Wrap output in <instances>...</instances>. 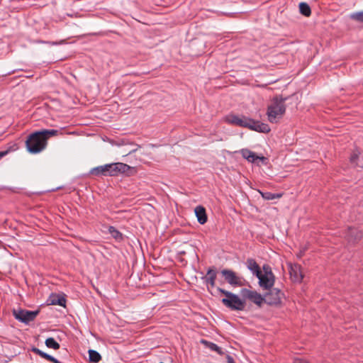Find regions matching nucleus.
I'll list each match as a JSON object with an SVG mask.
<instances>
[{"mask_svg": "<svg viewBox=\"0 0 363 363\" xmlns=\"http://www.w3.org/2000/svg\"><path fill=\"white\" fill-rule=\"evenodd\" d=\"M57 130L44 129L30 134L26 141V145L29 152L37 154L45 149L49 138L56 135Z\"/></svg>", "mask_w": 363, "mask_h": 363, "instance_id": "f257e3e1", "label": "nucleus"}, {"mask_svg": "<svg viewBox=\"0 0 363 363\" xmlns=\"http://www.w3.org/2000/svg\"><path fill=\"white\" fill-rule=\"evenodd\" d=\"M226 123L242 128H247L259 133H267L271 129L268 124L261 123L245 116L230 114L225 118Z\"/></svg>", "mask_w": 363, "mask_h": 363, "instance_id": "f03ea898", "label": "nucleus"}, {"mask_svg": "<svg viewBox=\"0 0 363 363\" xmlns=\"http://www.w3.org/2000/svg\"><path fill=\"white\" fill-rule=\"evenodd\" d=\"M217 290L225 295V298L221 300L222 303L231 311H243L245 308V301L241 299L238 295L221 288H217Z\"/></svg>", "mask_w": 363, "mask_h": 363, "instance_id": "7ed1b4c3", "label": "nucleus"}, {"mask_svg": "<svg viewBox=\"0 0 363 363\" xmlns=\"http://www.w3.org/2000/svg\"><path fill=\"white\" fill-rule=\"evenodd\" d=\"M286 99L274 98L272 103L268 106L267 115L270 123H277L285 113Z\"/></svg>", "mask_w": 363, "mask_h": 363, "instance_id": "20e7f679", "label": "nucleus"}, {"mask_svg": "<svg viewBox=\"0 0 363 363\" xmlns=\"http://www.w3.org/2000/svg\"><path fill=\"white\" fill-rule=\"evenodd\" d=\"M263 269L264 274L261 272V275L257 277L259 279V284L264 289H270L274 284V275L269 266L264 265Z\"/></svg>", "mask_w": 363, "mask_h": 363, "instance_id": "39448f33", "label": "nucleus"}, {"mask_svg": "<svg viewBox=\"0 0 363 363\" xmlns=\"http://www.w3.org/2000/svg\"><path fill=\"white\" fill-rule=\"evenodd\" d=\"M106 167H108V176L110 177H116L121 174H128V172L132 169L127 164L122 162L106 164Z\"/></svg>", "mask_w": 363, "mask_h": 363, "instance_id": "423d86ee", "label": "nucleus"}, {"mask_svg": "<svg viewBox=\"0 0 363 363\" xmlns=\"http://www.w3.org/2000/svg\"><path fill=\"white\" fill-rule=\"evenodd\" d=\"M221 274L225 281L230 285L234 287L242 286L243 285L242 277L238 276L233 270L225 269L221 271Z\"/></svg>", "mask_w": 363, "mask_h": 363, "instance_id": "0eeeda50", "label": "nucleus"}, {"mask_svg": "<svg viewBox=\"0 0 363 363\" xmlns=\"http://www.w3.org/2000/svg\"><path fill=\"white\" fill-rule=\"evenodd\" d=\"M38 314V311H31L20 309L18 311H13V315L16 319L19 321L28 324L33 321Z\"/></svg>", "mask_w": 363, "mask_h": 363, "instance_id": "6e6552de", "label": "nucleus"}, {"mask_svg": "<svg viewBox=\"0 0 363 363\" xmlns=\"http://www.w3.org/2000/svg\"><path fill=\"white\" fill-rule=\"evenodd\" d=\"M242 295L243 297L249 299L258 306H261L263 302L265 301V298H264L260 294L255 291L243 289H242Z\"/></svg>", "mask_w": 363, "mask_h": 363, "instance_id": "1a4fd4ad", "label": "nucleus"}, {"mask_svg": "<svg viewBox=\"0 0 363 363\" xmlns=\"http://www.w3.org/2000/svg\"><path fill=\"white\" fill-rule=\"evenodd\" d=\"M282 295L279 289H273L267 294L265 302L269 305H277L281 303Z\"/></svg>", "mask_w": 363, "mask_h": 363, "instance_id": "9d476101", "label": "nucleus"}, {"mask_svg": "<svg viewBox=\"0 0 363 363\" xmlns=\"http://www.w3.org/2000/svg\"><path fill=\"white\" fill-rule=\"evenodd\" d=\"M289 274L291 279L296 282H301L303 279V275L301 272V267L298 264L291 266Z\"/></svg>", "mask_w": 363, "mask_h": 363, "instance_id": "9b49d317", "label": "nucleus"}, {"mask_svg": "<svg viewBox=\"0 0 363 363\" xmlns=\"http://www.w3.org/2000/svg\"><path fill=\"white\" fill-rule=\"evenodd\" d=\"M246 265L247 269L257 277H259V276L261 275L262 271L260 267L254 259H247Z\"/></svg>", "mask_w": 363, "mask_h": 363, "instance_id": "f8f14e48", "label": "nucleus"}, {"mask_svg": "<svg viewBox=\"0 0 363 363\" xmlns=\"http://www.w3.org/2000/svg\"><path fill=\"white\" fill-rule=\"evenodd\" d=\"M194 212L197 218L198 222L203 225L207 222V215L206 209L202 206H198L195 208Z\"/></svg>", "mask_w": 363, "mask_h": 363, "instance_id": "ddd939ff", "label": "nucleus"}, {"mask_svg": "<svg viewBox=\"0 0 363 363\" xmlns=\"http://www.w3.org/2000/svg\"><path fill=\"white\" fill-rule=\"evenodd\" d=\"M216 272L212 269H208L206 275L203 277V279L207 286L210 285L211 287H214L216 284Z\"/></svg>", "mask_w": 363, "mask_h": 363, "instance_id": "4468645a", "label": "nucleus"}, {"mask_svg": "<svg viewBox=\"0 0 363 363\" xmlns=\"http://www.w3.org/2000/svg\"><path fill=\"white\" fill-rule=\"evenodd\" d=\"M48 301L51 305H58L65 307L66 304V299L63 296L59 295H52L49 298Z\"/></svg>", "mask_w": 363, "mask_h": 363, "instance_id": "2eb2a0df", "label": "nucleus"}, {"mask_svg": "<svg viewBox=\"0 0 363 363\" xmlns=\"http://www.w3.org/2000/svg\"><path fill=\"white\" fill-rule=\"evenodd\" d=\"M201 342L211 350L215 351L220 355H223L224 354L223 350L213 342H209L206 340H201Z\"/></svg>", "mask_w": 363, "mask_h": 363, "instance_id": "dca6fc26", "label": "nucleus"}, {"mask_svg": "<svg viewBox=\"0 0 363 363\" xmlns=\"http://www.w3.org/2000/svg\"><path fill=\"white\" fill-rule=\"evenodd\" d=\"M105 165L99 166L91 170V174L96 176H108V167Z\"/></svg>", "mask_w": 363, "mask_h": 363, "instance_id": "f3484780", "label": "nucleus"}, {"mask_svg": "<svg viewBox=\"0 0 363 363\" xmlns=\"http://www.w3.org/2000/svg\"><path fill=\"white\" fill-rule=\"evenodd\" d=\"M259 192L262 195V198L267 201L279 199L282 196L281 194H274L269 191L263 192L261 191H259Z\"/></svg>", "mask_w": 363, "mask_h": 363, "instance_id": "a211bd4d", "label": "nucleus"}, {"mask_svg": "<svg viewBox=\"0 0 363 363\" xmlns=\"http://www.w3.org/2000/svg\"><path fill=\"white\" fill-rule=\"evenodd\" d=\"M299 11L302 15L306 17L310 16L311 14V10L309 5L305 2H301L299 4Z\"/></svg>", "mask_w": 363, "mask_h": 363, "instance_id": "6ab92c4d", "label": "nucleus"}, {"mask_svg": "<svg viewBox=\"0 0 363 363\" xmlns=\"http://www.w3.org/2000/svg\"><path fill=\"white\" fill-rule=\"evenodd\" d=\"M108 232L111 236L118 241H121L123 238V234L113 226H109Z\"/></svg>", "mask_w": 363, "mask_h": 363, "instance_id": "aec40b11", "label": "nucleus"}, {"mask_svg": "<svg viewBox=\"0 0 363 363\" xmlns=\"http://www.w3.org/2000/svg\"><path fill=\"white\" fill-rule=\"evenodd\" d=\"M89 358L90 362L97 363L101 360V357L97 351L89 350Z\"/></svg>", "mask_w": 363, "mask_h": 363, "instance_id": "412c9836", "label": "nucleus"}, {"mask_svg": "<svg viewBox=\"0 0 363 363\" xmlns=\"http://www.w3.org/2000/svg\"><path fill=\"white\" fill-rule=\"evenodd\" d=\"M45 344L48 347L54 350H58L60 347V344L53 337L47 338Z\"/></svg>", "mask_w": 363, "mask_h": 363, "instance_id": "4be33fe9", "label": "nucleus"}, {"mask_svg": "<svg viewBox=\"0 0 363 363\" xmlns=\"http://www.w3.org/2000/svg\"><path fill=\"white\" fill-rule=\"evenodd\" d=\"M350 17L352 19L363 23V11L353 13L351 14Z\"/></svg>", "mask_w": 363, "mask_h": 363, "instance_id": "5701e85b", "label": "nucleus"}, {"mask_svg": "<svg viewBox=\"0 0 363 363\" xmlns=\"http://www.w3.org/2000/svg\"><path fill=\"white\" fill-rule=\"evenodd\" d=\"M359 152H354L350 157V161L351 162V164L354 166H358L357 163V160L358 159L359 157Z\"/></svg>", "mask_w": 363, "mask_h": 363, "instance_id": "b1692460", "label": "nucleus"}, {"mask_svg": "<svg viewBox=\"0 0 363 363\" xmlns=\"http://www.w3.org/2000/svg\"><path fill=\"white\" fill-rule=\"evenodd\" d=\"M44 359H47L48 361L52 362V363H62L58 359H57L56 358H55L54 357H52L48 354H46L45 355Z\"/></svg>", "mask_w": 363, "mask_h": 363, "instance_id": "393cba45", "label": "nucleus"}, {"mask_svg": "<svg viewBox=\"0 0 363 363\" xmlns=\"http://www.w3.org/2000/svg\"><path fill=\"white\" fill-rule=\"evenodd\" d=\"M241 154L245 159L247 160L250 155L252 154V151L247 149H242L241 150Z\"/></svg>", "mask_w": 363, "mask_h": 363, "instance_id": "a878e982", "label": "nucleus"}, {"mask_svg": "<svg viewBox=\"0 0 363 363\" xmlns=\"http://www.w3.org/2000/svg\"><path fill=\"white\" fill-rule=\"evenodd\" d=\"M32 352H33L35 354L39 355L42 358H44L45 355L47 354V353L41 351L40 349H38L37 347H33L32 348Z\"/></svg>", "mask_w": 363, "mask_h": 363, "instance_id": "bb28decb", "label": "nucleus"}, {"mask_svg": "<svg viewBox=\"0 0 363 363\" xmlns=\"http://www.w3.org/2000/svg\"><path fill=\"white\" fill-rule=\"evenodd\" d=\"M250 162H255L257 160V155L252 152V154L247 160Z\"/></svg>", "mask_w": 363, "mask_h": 363, "instance_id": "cd10ccee", "label": "nucleus"}, {"mask_svg": "<svg viewBox=\"0 0 363 363\" xmlns=\"http://www.w3.org/2000/svg\"><path fill=\"white\" fill-rule=\"evenodd\" d=\"M294 363H309L307 360L301 358H295L294 360Z\"/></svg>", "mask_w": 363, "mask_h": 363, "instance_id": "c85d7f7f", "label": "nucleus"}, {"mask_svg": "<svg viewBox=\"0 0 363 363\" xmlns=\"http://www.w3.org/2000/svg\"><path fill=\"white\" fill-rule=\"evenodd\" d=\"M226 359H227V362L228 363H235L234 359L230 355L227 354L226 355Z\"/></svg>", "mask_w": 363, "mask_h": 363, "instance_id": "c756f323", "label": "nucleus"}, {"mask_svg": "<svg viewBox=\"0 0 363 363\" xmlns=\"http://www.w3.org/2000/svg\"><path fill=\"white\" fill-rule=\"evenodd\" d=\"M9 152V150H4V151H0V159L4 157L5 155H6Z\"/></svg>", "mask_w": 363, "mask_h": 363, "instance_id": "7c9ffc66", "label": "nucleus"}, {"mask_svg": "<svg viewBox=\"0 0 363 363\" xmlns=\"http://www.w3.org/2000/svg\"><path fill=\"white\" fill-rule=\"evenodd\" d=\"M257 160H260L262 162H264L267 160V158L264 156H258L257 155Z\"/></svg>", "mask_w": 363, "mask_h": 363, "instance_id": "2f4dec72", "label": "nucleus"}, {"mask_svg": "<svg viewBox=\"0 0 363 363\" xmlns=\"http://www.w3.org/2000/svg\"><path fill=\"white\" fill-rule=\"evenodd\" d=\"M40 42L42 43H48V44H51V45H58V43H55V42H52V43H50V42H45V41H40Z\"/></svg>", "mask_w": 363, "mask_h": 363, "instance_id": "473e14b6", "label": "nucleus"}]
</instances>
